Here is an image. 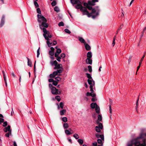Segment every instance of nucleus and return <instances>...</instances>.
Here are the masks:
<instances>
[{
  "label": "nucleus",
  "mask_w": 146,
  "mask_h": 146,
  "mask_svg": "<svg viewBox=\"0 0 146 146\" xmlns=\"http://www.w3.org/2000/svg\"><path fill=\"white\" fill-rule=\"evenodd\" d=\"M37 16L38 22L40 23V28L41 29L43 30L44 32L43 35L45 39L47 40L46 42L48 46H49L52 43H50L49 41V38L47 37L46 35L48 34V31H47L45 28L48 27V25L46 23V20L44 16L39 14L37 15Z\"/></svg>",
  "instance_id": "1"
},
{
  "label": "nucleus",
  "mask_w": 146,
  "mask_h": 146,
  "mask_svg": "<svg viewBox=\"0 0 146 146\" xmlns=\"http://www.w3.org/2000/svg\"><path fill=\"white\" fill-rule=\"evenodd\" d=\"M145 137H146V133H141L139 137L128 142L127 143V146H133V145L138 146L140 144L139 143V140Z\"/></svg>",
  "instance_id": "2"
},
{
  "label": "nucleus",
  "mask_w": 146,
  "mask_h": 146,
  "mask_svg": "<svg viewBox=\"0 0 146 146\" xmlns=\"http://www.w3.org/2000/svg\"><path fill=\"white\" fill-rule=\"evenodd\" d=\"M91 5H88L86 9H88L89 10H92L91 13H89L91 14V17L93 19H95L96 17L99 15V12L100 11L98 6H96L95 8H92Z\"/></svg>",
  "instance_id": "3"
},
{
  "label": "nucleus",
  "mask_w": 146,
  "mask_h": 146,
  "mask_svg": "<svg viewBox=\"0 0 146 146\" xmlns=\"http://www.w3.org/2000/svg\"><path fill=\"white\" fill-rule=\"evenodd\" d=\"M77 5L75 6V8L77 9H80V11L82 12L83 15H86L87 16L90 17L91 16V14L89 13L88 11L87 10V9L85 7H84L81 5V2L80 1Z\"/></svg>",
  "instance_id": "4"
},
{
  "label": "nucleus",
  "mask_w": 146,
  "mask_h": 146,
  "mask_svg": "<svg viewBox=\"0 0 146 146\" xmlns=\"http://www.w3.org/2000/svg\"><path fill=\"white\" fill-rule=\"evenodd\" d=\"M61 91H59L58 90L56 89L55 87H53L51 89V92L53 94H61Z\"/></svg>",
  "instance_id": "5"
},
{
  "label": "nucleus",
  "mask_w": 146,
  "mask_h": 146,
  "mask_svg": "<svg viewBox=\"0 0 146 146\" xmlns=\"http://www.w3.org/2000/svg\"><path fill=\"white\" fill-rule=\"evenodd\" d=\"M88 82L89 85H90V91H93V87L94 86L95 82L92 79H88Z\"/></svg>",
  "instance_id": "6"
},
{
  "label": "nucleus",
  "mask_w": 146,
  "mask_h": 146,
  "mask_svg": "<svg viewBox=\"0 0 146 146\" xmlns=\"http://www.w3.org/2000/svg\"><path fill=\"white\" fill-rule=\"evenodd\" d=\"M139 143L140 144L138 146L135 145V146H146V139H141L139 140Z\"/></svg>",
  "instance_id": "7"
},
{
  "label": "nucleus",
  "mask_w": 146,
  "mask_h": 146,
  "mask_svg": "<svg viewBox=\"0 0 146 146\" xmlns=\"http://www.w3.org/2000/svg\"><path fill=\"white\" fill-rule=\"evenodd\" d=\"M98 0H92L88 1V3L91 6H94L95 5V3L98 2Z\"/></svg>",
  "instance_id": "8"
},
{
  "label": "nucleus",
  "mask_w": 146,
  "mask_h": 146,
  "mask_svg": "<svg viewBox=\"0 0 146 146\" xmlns=\"http://www.w3.org/2000/svg\"><path fill=\"white\" fill-rule=\"evenodd\" d=\"M50 50L49 52V54L51 56H53L54 53V48L52 47H51L50 48Z\"/></svg>",
  "instance_id": "9"
},
{
  "label": "nucleus",
  "mask_w": 146,
  "mask_h": 146,
  "mask_svg": "<svg viewBox=\"0 0 146 146\" xmlns=\"http://www.w3.org/2000/svg\"><path fill=\"white\" fill-rule=\"evenodd\" d=\"M96 136L97 138H100L103 141H104V137L103 135H100L98 133H97L96 134Z\"/></svg>",
  "instance_id": "10"
},
{
  "label": "nucleus",
  "mask_w": 146,
  "mask_h": 146,
  "mask_svg": "<svg viewBox=\"0 0 146 146\" xmlns=\"http://www.w3.org/2000/svg\"><path fill=\"white\" fill-rule=\"evenodd\" d=\"M5 23V16L3 15L1 20V23L0 24V27H1L3 26L4 25V24Z\"/></svg>",
  "instance_id": "11"
},
{
  "label": "nucleus",
  "mask_w": 146,
  "mask_h": 146,
  "mask_svg": "<svg viewBox=\"0 0 146 146\" xmlns=\"http://www.w3.org/2000/svg\"><path fill=\"white\" fill-rule=\"evenodd\" d=\"M4 132H6L7 131H9V132H10V133H11V130L10 129V125H8L7 127H6L4 129Z\"/></svg>",
  "instance_id": "12"
},
{
  "label": "nucleus",
  "mask_w": 146,
  "mask_h": 146,
  "mask_svg": "<svg viewBox=\"0 0 146 146\" xmlns=\"http://www.w3.org/2000/svg\"><path fill=\"white\" fill-rule=\"evenodd\" d=\"M86 62L87 64H91L92 63V60L91 58H87Z\"/></svg>",
  "instance_id": "13"
},
{
  "label": "nucleus",
  "mask_w": 146,
  "mask_h": 146,
  "mask_svg": "<svg viewBox=\"0 0 146 146\" xmlns=\"http://www.w3.org/2000/svg\"><path fill=\"white\" fill-rule=\"evenodd\" d=\"M98 106L97 104L96 103H92L90 104V106L92 109L95 108L96 107Z\"/></svg>",
  "instance_id": "14"
},
{
  "label": "nucleus",
  "mask_w": 146,
  "mask_h": 146,
  "mask_svg": "<svg viewBox=\"0 0 146 146\" xmlns=\"http://www.w3.org/2000/svg\"><path fill=\"white\" fill-rule=\"evenodd\" d=\"M84 45H85L86 49L87 50H89L91 49V47L88 44L84 43Z\"/></svg>",
  "instance_id": "15"
},
{
  "label": "nucleus",
  "mask_w": 146,
  "mask_h": 146,
  "mask_svg": "<svg viewBox=\"0 0 146 146\" xmlns=\"http://www.w3.org/2000/svg\"><path fill=\"white\" fill-rule=\"evenodd\" d=\"M70 2L72 4H75L78 3L80 1L78 0H70Z\"/></svg>",
  "instance_id": "16"
},
{
  "label": "nucleus",
  "mask_w": 146,
  "mask_h": 146,
  "mask_svg": "<svg viewBox=\"0 0 146 146\" xmlns=\"http://www.w3.org/2000/svg\"><path fill=\"white\" fill-rule=\"evenodd\" d=\"M50 63L53 66L54 65L55 66H56L58 64V62L56 60H54L53 62L51 61Z\"/></svg>",
  "instance_id": "17"
},
{
  "label": "nucleus",
  "mask_w": 146,
  "mask_h": 146,
  "mask_svg": "<svg viewBox=\"0 0 146 146\" xmlns=\"http://www.w3.org/2000/svg\"><path fill=\"white\" fill-rule=\"evenodd\" d=\"M65 132L67 135H69L73 133V131H72V132H71L68 129H66L65 131Z\"/></svg>",
  "instance_id": "18"
},
{
  "label": "nucleus",
  "mask_w": 146,
  "mask_h": 146,
  "mask_svg": "<svg viewBox=\"0 0 146 146\" xmlns=\"http://www.w3.org/2000/svg\"><path fill=\"white\" fill-rule=\"evenodd\" d=\"M92 54L91 52H88L87 54V56L88 58H91L92 57Z\"/></svg>",
  "instance_id": "19"
},
{
  "label": "nucleus",
  "mask_w": 146,
  "mask_h": 146,
  "mask_svg": "<svg viewBox=\"0 0 146 146\" xmlns=\"http://www.w3.org/2000/svg\"><path fill=\"white\" fill-rule=\"evenodd\" d=\"M64 106V104L62 102H60V103L59 106L58 104V109H59L60 107L62 109H63Z\"/></svg>",
  "instance_id": "20"
},
{
  "label": "nucleus",
  "mask_w": 146,
  "mask_h": 146,
  "mask_svg": "<svg viewBox=\"0 0 146 146\" xmlns=\"http://www.w3.org/2000/svg\"><path fill=\"white\" fill-rule=\"evenodd\" d=\"M96 112L98 114L100 113V108L98 106L95 108Z\"/></svg>",
  "instance_id": "21"
},
{
  "label": "nucleus",
  "mask_w": 146,
  "mask_h": 146,
  "mask_svg": "<svg viewBox=\"0 0 146 146\" xmlns=\"http://www.w3.org/2000/svg\"><path fill=\"white\" fill-rule=\"evenodd\" d=\"M78 38L79 39V40L82 43H86L85 42L84 40L82 37H79Z\"/></svg>",
  "instance_id": "22"
},
{
  "label": "nucleus",
  "mask_w": 146,
  "mask_h": 146,
  "mask_svg": "<svg viewBox=\"0 0 146 146\" xmlns=\"http://www.w3.org/2000/svg\"><path fill=\"white\" fill-rule=\"evenodd\" d=\"M63 126L64 128V129H67L69 127L68 124V123H64L63 124Z\"/></svg>",
  "instance_id": "23"
},
{
  "label": "nucleus",
  "mask_w": 146,
  "mask_h": 146,
  "mask_svg": "<svg viewBox=\"0 0 146 146\" xmlns=\"http://www.w3.org/2000/svg\"><path fill=\"white\" fill-rule=\"evenodd\" d=\"M66 112V110H62L60 111V114L61 115H64V113Z\"/></svg>",
  "instance_id": "24"
},
{
  "label": "nucleus",
  "mask_w": 146,
  "mask_h": 146,
  "mask_svg": "<svg viewBox=\"0 0 146 146\" xmlns=\"http://www.w3.org/2000/svg\"><path fill=\"white\" fill-rule=\"evenodd\" d=\"M145 55V52L144 53V54H143V56L141 58V59L139 62V64L140 65H141V64L142 63V61L143 60V58H144Z\"/></svg>",
  "instance_id": "25"
},
{
  "label": "nucleus",
  "mask_w": 146,
  "mask_h": 146,
  "mask_svg": "<svg viewBox=\"0 0 146 146\" xmlns=\"http://www.w3.org/2000/svg\"><path fill=\"white\" fill-rule=\"evenodd\" d=\"M27 59L28 60V66H30V67H32V62H31L30 61V59H29L28 58H27Z\"/></svg>",
  "instance_id": "26"
},
{
  "label": "nucleus",
  "mask_w": 146,
  "mask_h": 146,
  "mask_svg": "<svg viewBox=\"0 0 146 146\" xmlns=\"http://www.w3.org/2000/svg\"><path fill=\"white\" fill-rule=\"evenodd\" d=\"M98 126H96L95 127V130L97 132H100L101 131V129Z\"/></svg>",
  "instance_id": "27"
},
{
  "label": "nucleus",
  "mask_w": 146,
  "mask_h": 146,
  "mask_svg": "<svg viewBox=\"0 0 146 146\" xmlns=\"http://www.w3.org/2000/svg\"><path fill=\"white\" fill-rule=\"evenodd\" d=\"M62 66V65L61 64H58V65L57 64V66H55V67L54 68V69H59L61 68V67Z\"/></svg>",
  "instance_id": "28"
},
{
  "label": "nucleus",
  "mask_w": 146,
  "mask_h": 146,
  "mask_svg": "<svg viewBox=\"0 0 146 146\" xmlns=\"http://www.w3.org/2000/svg\"><path fill=\"white\" fill-rule=\"evenodd\" d=\"M50 39H49V41H50ZM50 42V43H51L52 44H50V46H48L49 47H50L51 46L55 45L57 44L56 41V40H54L53 43H52V42Z\"/></svg>",
  "instance_id": "29"
},
{
  "label": "nucleus",
  "mask_w": 146,
  "mask_h": 146,
  "mask_svg": "<svg viewBox=\"0 0 146 146\" xmlns=\"http://www.w3.org/2000/svg\"><path fill=\"white\" fill-rule=\"evenodd\" d=\"M78 142L79 143L80 145H82L83 143V140L82 139H79L78 140Z\"/></svg>",
  "instance_id": "30"
},
{
  "label": "nucleus",
  "mask_w": 146,
  "mask_h": 146,
  "mask_svg": "<svg viewBox=\"0 0 146 146\" xmlns=\"http://www.w3.org/2000/svg\"><path fill=\"white\" fill-rule=\"evenodd\" d=\"M54 10L55 11H56L57 12H58L60 11V10L58 7L57 6H55L54 8Z\"/></svg>",
  "instance_id": "31"
},
{
  "label": "nucleus",
  "mask_w": 146,
  "mask_h": 146,
  "mask_svg": "<svg viewBox=\"0 0 146 146\" xmlns=\"http://www.w3.org/2000/svg\"><path fill=\"white\" fill-rule=\"evenodd\" d=\"M91 92V96L92 97H95L96 96V94L95 93L93 92L94 90H93V91H90Z\"/></svg>",
  "instance_id": "32"
},
{
  "label": "nucleus",
  "mask_w": 146,
  "mask_h": 146,
  "mask_svg": "<svg viewBox=\"0 0 146 146\" xmlns=\"http://www.w3.org/2000/svg\"><path fill=\"white\" fill-rule=\"evenodd\" d=\"M139 96L138 97V99L137 100L136 103V109L137 111V108H138V101L139 100Z\"/></svg>",
  "instance_id": "33"
},
{
  "label": "nucleus",
  "mask_w": 146,
  "mask_h": 146,
  "mask_svg": "<svg viewBox=\"0 0 146 146\" xmlns=\"http://www.w3.org/2000/svg\"><path fill=\"white\" fill-rule=\"evenodd\" d=\"M86 75L87 77L89 79H92L91 75L90 74L87 73L86 74Z\"/></svg>",
  "instance_id": "34"
},
{
  "label": "nucleus",
  "mask_w": 146,
  "mask_h": 146,
  "mask_svg": "<svg viewBox=\"0 0 146 146\" xmlns=\"http://www.w3.org/2000/svg\"><path fill=\"white\" fill-rule=\"evenodd\" d=\"M102 141H103V140H102L101 139H98L97 140V142L98 143L101 144H103V143H102Z\"/></svg>",
  "instance_id": "35"
},
{
  "label": "nucleus",
  "mask_w": 146,
  "mask_h": 146,
  "mask_svg": "<svg viewBox=\"0 0 146 146\" xmlns=\"http://www.w3.org/2000/svg\"><path fill=\"white\" fill-rule=\"evenodd\" d=\"M55 99L58 102H60L61 100L60 97L59 96H56L55 97Z\"/></svg>",
  "instance_id": "36"
},
{
  "label": "nucleus",
  "mask_w": 146,
  "mask_h": 146,
  "mask_svg": "<svg viewBox=\"0 0 146 146\" xmlns=\"http://www.w3.org/2000/svg\"><path fill=\"white\" fill-rule=\"evenodd\" d=\"M98 119L99 121H101L102 120V117L101 115L98 114Z\"/></svg>",
  "instance_id": "37"
},
{
  "label": "nucleus",
  "mask_w": 146,
  "mask_h": 146,
  "mask_svg": "<svg viewBox=\"0 0 146 146\" xmlns=\"http://www.w3.org/2000/svg\"><path fill=\"white\" fill-rule=\"evenodd\" d=\"M40 47H39L37 51V57L38 58L40 54Z\"/></svg>",
  "instance_id": "38"
},
{
  "label": "nucleus",
  "mask_w": 146,
  "mask_h": 146,
  "mask_svg": "<svg viewBox=\"0 0 146 146\" xmlns=\"http://www.w3.org/2000/svg\"><path fill=\"white\" fill-rule=\"evenodd\" d=\"M58 25L60 27L62 26H64V23L61 21V22H60L58 24Z\"/></svg>",
  "instance_id": "39"
},
{
  "label": "nucleus",
  "mask_w": 146,
  "mask_h": 146,
  "mask_svg": "<svg viewBox=\"0 0 146 146\" xmlns=\"http://www.w3.org/2000/svg\"><path fill=\"white\" fill-rule=\"evenodd\" d=\"M64 31L65 33H67L68 34H70L71 33V32L68 29H65L64 30Z\"/></svg>",
  "instance_id": "40"
},
{
  "label": "nucleus",
  "mask_w": 146,
  "mask_h": 146,
  "mask_svg": "<svg viewBox=\"0 0 146 146\" xmlns=\"http://www.w3.org/2000/svg\"><path fill=\"white\" fill-rule=\"evenodd\" d=\"M62 120L64 122H66L67 121V118L66 117H64L62 118Z\"/></svg>",
  "instance_id": "41"
},
{
  "label": "nucleus",
  "mask_w": 146,
  "mask_h": 146,
  "mask_svg": "<svg viewBox=\"0 0 146 146\" xmlns=\"http://www.w3.org/2000/svg\"><path fill=\"white\" fill-rule=\"evenodd\" d=\"M56 4V2L55 1H53L51 3L52 6H55Z\"/></svg>",
  "instance_id": "42"
},
{
  "label": "nucleus",
  "mask_w": 146,
  "mask_h": 146,
  "mask_svg": "<svg viewBox=\"0 0 146 146\" xmlns=\"http://www.w3.org/2000/svg\"><path fill=\"white\" fill-rule=\"evenodd\" d=\"M98 126L101 129H102L103 128V126L102 123H99Z\"/></svg>",
  "instance_id": "43"
},
{
  "label": "nucleus",
  "mask_w": 146,
  "mask_h": 146,
  "mask_svg": "<svg viewBox=\"0 0 146 146\" xmlns=\"http://www.w3.org/2000/svg\"><path fill=\"white\" fill-rule=\"evenodd\" d=\"M88 69L89 71L90 72H92V66H88Z\"/></svg>",
  "instance_id": "44"
},
{
  "label": "nucleus",
  "mask_w": 146,
  "mask_h": 146,
  "mask_svg": "<svg viewBox=\"0 0 146 146\" xmlns=\"http://www.w3.org/2000/svg\"><path fill=\"white\" fill-rule=\"evenodd\" d=\"M34 4L36 8L38 7H39V5L38 3L36 1H34Z\"/></svg>",
  "instance_id": "45"
},
{
  "label": "nucleus",
  "mask_w": 146,
  "mask_h": 146,
  "mask_svg": "<svg viewBox=\"0 0 146 146\" xmlns=\"http://www.w3.org/2000/svg\"><path fill=\"white\" fill-rule=\"evenodd\" d=\"M73 136L76 139H78L79 138V136L77 134H75Z\"/></svg>",
  "instance_id": "46"
},
{
  "label": "nucleus",
  "mask_w": 146,
  "mask_h": 146,
  "mask_svg": "<svg viewBox=\"0 0 146 146\" xmlns=\"http://www.w3.org/2000/svg\"><path fill=\"white\" fill-rule=\"evenodd\" d=\"M61 52V50L60 48H58L57 49V50L56 51V52H57L58 54H59Z\"/></svg>",
  "instance_id": "47"
},
{
  "label": "nucleus",
  "mask_w": 146,
  "mask_h": 146,
  "mask_svg": "<svg viewBox=\"0 0 146 146\" xmlns=\"http://www.w3.org/2000/svg\"><path fill=\"white\" fill-rule=\"evenodd\" d=\"M37 12L38 14H40L41 13V11L39 8H38L36 9Z\"/></svg>",
  "instance_id": "48"
},
{
  "label": "nucleus",
  "mask_w": 146,
  "mask_h": 146,
  "mask_svg": "<svg viewBox=\"0 0 146 146\" xmlns=\"http://www.w3.org/2000/svg\"><path fill=\"white\" fill-rule=\"evenodd\" d=\"M56 72H57V74L58 73H61L62 72V70L61 69H59L57 70L56 71Z\"/></svg>",
  "instance_id": "49"
},
{
  "label": "nucleus",
  "mask_w": 146,
  "mask_h": 146,
  "mask_svg": "<svg viewBox=\"0 0 146 146\" xmlns=\"http://www.w3.org/2000/svg\"><path fill=\"white\" fill-rule=\"evenodd\" d=\"M66 56V55L64 53H62L60 55V57L62 58H64Z\"/></svg>",
  "instance_id": "50"
},
{
  "label": "nucleus",
  "mask_w": 146,
  "mask_h": 146,
  "mask_svg": "<svg viewBox=\"0 0 146 146\" xmlns=\"http://www.w3.org/2000/svg\"><path fill=\"white\" fill-rule=\"evenodd\" d=\"M58 84V82L54 80L53 82V84L54 85L56 86Z\"/></svg>",
  "instance_id": "51"
},
{
  "label": "nucleus",
  "mask_w": 146,
  "mask_h": 146,
  "mask_svg": "<svg viewBox=\"0 0 146 146\" xmlns=\"http://www.w3.org/2000/svg\"><path fill=\"white\" fill-rule=\"evenodd\" d=\"M88 5H89L88 3H84L83 4L84 6V7H85L86 8V7H87Z\"/></svg>",
  "instance_id": "52"
},
{
  "label": "nucleus",
  "mask_w": 146,
  "mask_h": 146,
  "mask_svg": "<svg viewBox=\"0 0 146 146\" xmlns=\"http://www.w3.org/2000/svg\"><path fill=\"white\" fill-rule=\"evenodd\" d=\"M11 133H10V132H9L8 133H6L5 134V136L6 137H9L10 134H11Z\"/></svg>",
  "instance_id": "53"
},
{
  "label": "nucleus",
  "mask_w": 146,
  "mask_h": 146,
  "mask_svg": "<svg viewBox=\"0 0 146 146\" xmlns=\"http://www.w3.org/2000/svg\"><path fill=\"white\" fill-rule=\"evenodd\" d=\"M55 79L56 80L58 81H60L61 80V78L58 77H56Z\"/></svg>",
  "instance_id": "54"
},
{
  "label": "nucleus",
  "mask_w": 146,
  "mask_h": 146,
  "mask_svg": "<svg viewBox=\"0 0 146 146\" xmlns=\"http://www.w3.org/2000/svg\"><path fill=\"white\" fill-rule=\"evenodd\" d=\"M93 146H97V143L96 142H95L92 143Z\"/></svg>",
  "instance_id": "55"
},
{
  "label": "nucleus",
  "mask_w": 146,
  "mask_h": 146,
  "mask_svg": "<svg viewBox=\"0 0 146 146\" xmlns=\"http://www.w3.org/2000/svg\"><path fill=\"white\" fill-rule=\"evenodd\" d=\"M96 100V99L95 98H94V97H93L92 98L91 101L92 102H94Z\"/></svg>",
  "instance_id": "56"
},
{
  "label": "nucleus",
  "mask_w": 146,
  "mask_h": 146,
  "mask_svg": "<svg viewBox=\"0 0 146 146\" xmlns=\"http://www.w3.org/2000/svg\"><path fill=\"white\" fill-rule=\"evenodd\" d=\"M61 57L60 56L58 57H56V60H57L59 61L60 62V59H61Z\"/></svg>",
  "instance_id": "57"
},
{
  "label": "nucleus",
  "mask_w": 146,
  "mask_h": 146,
  "mask_svg": "<svg viewBox=\"0 0 146 146\" xmlns=\"http://www.w3.org/2000/svg\"><path fill=\"white\" fill-rule=\"evenodd\" d=\"M7 125V122L5 121L3 122V126L5 127V126H6Z\"/></svg>",
  "instance_id": "58"
},
{
  "label": "nucleus",
  "mask_w": 146,
  "mask_h": 146,
  "mask_svg": "<svg viewBox=\"0 0 146 146\" xmlns=\"http://www.w3.org/2000/svg\"><path fill=\"white\" fill-rule=\"evenodd\" d=\"M53 74L55 77L58 74L57 73V72H56V71H54L52 73Z\"/></svg>",
  "instance_id": "59"
},
{
  "label": "nucleus",
  "mask_w": 146,
  "mask_h": 146,
  "mask_svg": "<svg viewBox=\"0 0 146 146\" xmlns=\"http://www.w3.org/2000/svg\"><path fill=\"white\" fill-rule=\"evenodd\" d=\"M50 77L51 78H53L55 77V76L53 74H51L49 75Z\"/></svg>",
  "instance_id": "60"
},
{
  "label": "nucleus",
  "mask_w": 146,
  "mask_h": 146,
  "mask_svg": "<svg viewBox=\"0 0 146 146\" xmlns=\"http://www.w3.org/2000/svg\"><path fill=\"white\" fill-rule=\"evenodd\" d=\"M110 113V114H112V110L111 108V105L109 106Z\"/></svg>",
  "instance_id": "61"
},
{
  "label": "nucleus",
  "mask_w": 146,
  "mask_h": 146,
  "mask_svg": "<svg viewBox=\"0 0 146 146\" xmlns=\"http://www.w3.org/2000/svg\"><path fill=\"white\" fill-rule=\"evenodd\" d=\"M59 54H58L57 52H56L54 54L55 57L56 58L57 57H59Z\"/></svg>",
  "instance_id": "62"
},
{
  "label": "nucleus",
  "mask_w": 146,
  "mask_h": 146,
  "mask_svg": "<svg viewBox=\"0 0 146 146\" xmlns=\"http://www.w3.org/2000/svg\"><path fill=\"white\" fill-rule=\"evenodd\" d=\"M49 88H51V89H52V88L54 87L51 84H49Z\"/></svg>",
  "instance_id": "63"
},
{
  "label": "nucleus",
  "mask_w": 146,
  "mask_h": 146,
  "mask_svg": "<svg viewBox=\"0 0 146 146\" xmlns=\"http://www.w3.org/2000/svg\"><path fill=\"white\" fill-rule=\"evenodd\" d=\"M54 80L52 79H48V82H53L54 81Z\"/></svg>",
  "instance_id": "64"
}]
</instances>
